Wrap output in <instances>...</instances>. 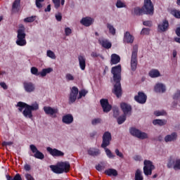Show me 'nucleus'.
<instances>
[{"label":"nucleus","mask_w":180,"mask_h":180,"mask_svg":"<svg viewBox=\"0 0 180 180\" xmlns=\"http://www.w3.org/2000/svg\"><path fill=\"white\" fill-rule=\"evenodd\" d=\"M50 72H53V68H48L46 69H43L40 72L39 75L40 77H46L47 74H50Z\"/></svg>","instance_id":"obj_32"},{"label":"nucleus","mask_w":180,"mask_h":180,"mask_svg":"<svg viewBox=\"0 0 180 180\" xmlns=\"http://www.w3.org/2000/svg\"><path fill=\"white\" fill-rule=\"evenodd\" d=\"M79 65L82 71L85 70V67H86V58L84 56H78Z\"/></svg>","instance_id":"obj_23"},{"label":"nucleus","mask_w":180,"mask_h":180,"mask_svg":"<svg viewBox=\"0 0 180 180\" xmlns=\"http://www.w3.org/2000/svg\"><path fill=\"white\" fill-rule=\"evenodd\" d=\"M40 2H44V0H36L35 4L37 6V8H43V6Z\"/></svg>","instance_id":"obj_52"},{"label":"nucleus","mask_w":180,"mask_h":180,"mask_svg":"<svg viewBox=\"0 0 180 180\" xmlns=\"http://www.w3.org/2000/svg\"><path fill=\"white\" fill-rule=\"evenodd\" d=\"M115 153L117 157H120V158H124V155L119 150V149H115Z\"/></svg>","instance_id":"obj_50"},{"label":"nucleus","mask_w":180,"mask_h":180,"mask_svg":"<svg viewBox=\"0 0 180 180\" xmlns=\"http://www.w3.org/2000/svg\"><path fill=\"white\" fill-rule=\"evenodd\" d=\"M134 13L136 15V16H140L143 15V13L153 16L154 15V5L151 0H144L143 6L141 8L135 7L134 8Z\"/></svg>","instance_id":"obj_2"},{"label":"nucleus","mask_w":180,"mask_h":180,"mask_svg":"<svg viewBox=\"0 0 180 180\" xmlns=\"http://www.w3.org/2000/svg\"><path fill=\"white\" fill-rule=\"evenodd\" d=\"M102 122L101 118H95L91 121V124L93 126H96V124H99Z\"/></svg>","instance_id":"obj_46"},{"label":"nucleus","mask_w":180,"mask_h":180,"mask_svg":"<svg viewBox=\"0 0 180 180\" xmlns=\"http://www.w3.org/2000/svg\"><path fill=\"white\" fill-rule=\"evenodd\" d=\"M105 174L108 175V176H117V171L115 169H108L105 171Z\"/></svg>","instance_id":"obj_31"},{"label":"nucleus","mask_w":180,"mask_h":180,"mask_svg":"<svg viewBox=\"0 0 180 180\" xmlns=\"http://www.w3.org/2000/svg\"><path fill=\"white\" fill-rule=\"evenodd\" d=\"M89 155H91L92 157H96L101 154V151L99 149H96L94 148H91L88 150Z\"/></svg>","instance_id":"obj_28"},{"label":"nucleus","mask_w":180,"mask_h":180,"mask_svg":"<svg viewBox=\"0 0 180 180\" xmlns=\"http://www.w3.org/2000/svg\"><path fill=\"white\" fill-rule=\"evenodd\" d=\"M71 33H72V30H71V28H70L68 27L65 28V36H70V34H71Z\"/></svg>","instance_id":"obj_51"},{"label":"nucleus","mask_w":180,"mask_h":180,"mask_svg":"<svg viewBox=\"0 0 180 180\" xmlns=\"http://www.w3.org/2000/svg\"><path fill=\"white\" fill-rule=\"evenodd\" d=\"M20 28L17 31V40L15 41L18 46H26V33H25V26L23 25H20Z\"/></svg>","instance_id":"obj_4"},{"label":"nucleus","mask_w":180,"mask_h":180,"mask_svg":"<svg viewBox=\"0 0 180 180\" xmlns=\"http://www.w3.org/2000/svg\"><path fill=\"white\" fill-rule=\"evenodd\" d=\"M149 76L151 78H158V77H161V73L157 69H153L149 72Z\"/></svg>","instance_id":"obj_29"},{"label":"nucleus","mask_w":180,"mask_h":180,"mask_svg":"<svg viewBox=\"0 0 180 180\" xmlns=\"http://www.w3.org/2000/svg\"><path fill=\"white\" fill-rule=\"evenodd\" d=\"M86 94H88V91L85 89H82L79 92V96L78 97V99H81V98H82V96H85Z\"/></svg>","instance_id":"obj_45"},{"label":"nucleus","mask_w":180,"mask_h":180,"mask_svg":"<svg viewBox=\"0 0 180 180\" xmlns=\"http://www.w3.org/2000/svg\"><path fill=\"white\" fill-rule=\"evenodd\" d=\"M129 131L131 136H134V137H137V139H140L141 140L148 139V134H147V133L142 132L139 129H137L134 127L131 128L129 129Z\"/></svg>","instance_id":"obj_6"},{"label":"nucleus","mask_w":180,"mask_h":180,"mask_svg":"<svg viewBox=\"0 0 180 180\" xmlns=\"http://www.w3.org/2000/svg\"><path fill=\"white\" fill-rule=\"evenodd\" d=\"M133 41H134V37H133V35H131L129 32H126L124 34V43L131 44Z\"/></svg>","instance_id":"obj_20"},{"label":"nucleus","mask_w":180,"mask_h":180,"mask_svg":"<svg viewBox=\"0 0 180 180\" xmlns=\"http://www.w3.org/2000/svg\"><path fill=\"white\" fill-rule=\"evenodd\" d=\"M168 27H169V23L167 20H163L158 25L159 32H167V30H168Z\"/></svg>","instance_id":"obj_21"},{"label":"nucleus","mask_w":180,"mask_h":180,"mask_svg":"<svg viewBox=\"0 0 180 180\" xmlns=\"http://www.w3.org/2000/svg\"><path fill=\"white\" fill-rule=\"evenodd\" d=\"M46 56H47V57H49V58H52V60H56V53H54V52H53L51 50L47 51Z\"/></svg>","instance_id":"obj_39"},{"label":"nucleus","mask_w":180,"mask_h":180,"mask_svg":"<svg viewBox=\"0 0 180 180\" xmlns=\"http://www.w3.org/2000/svg\"><path fill=\"white\" fill-rule=\"evenodd\" d=\"M78 96V88L73 86L71 89L70 97H69V103H74L77 101V96Z\"/></svg>","instance_id":"obj_14"},{"label":"nucleus","mask_w":180,"mask_h":180,"mask_svg":"<svg viewBox=\"0 0 180 180\" xmlns=\"http://www.w3.org/2000/svg\"><path fill=\"white\" fill-rule=\"evenodd\" d=\"M167 168H173L175 171L180 169V159H170L167 163Z\"/></svg>","instance_id":"obj_9"},{"label":"nucleus","mask_w":180,"mask_h":180,"mask_svg":"<svg viewBox=\"0 0 180 180\" xmlns=\"http://www.w3.org/2000/svg\"><path fill=\"white\" fill-rule=\"evenodd\" d=\"M139 52V46L134 45L132 49L131 56V64H137V53Z\"/></svg>","instance_id":"obj_17"},{"label":"nucleus","mask_w":180,"mask_h":180,"mask_svg":"<svg viewBox=\"0 0 180 180\" xmlns=\"http://www.w3.org/2000/svg\"><path fill=\"white\" fill-rule=\"evenodd\" d=\"M46 150L53 157H64V152H62L61 150H59L57 148H53V149L50 147H47Z\"/></svg>","instance_id":"obj_12"},{"label":"nucleus","mask_w":180,"mask_h":180,"mask_svg":"<svg viewBox=\"0 0 180 180\" xmlns=\"http://www.w3.org/2000/svg\"><path fill=\"white\" fill-rule=\"evenodd\" d=\"M100 103L103 108V112L105 113H108L112 110V105L109 104V101H108V99L102 98L100 101Z\"/></svg>","instance_id":"obj_13"},{"label":"nucleus","mask_w":180,"mask_h":180,"mask_svg":"<svg viewBox=\"0 0 180 180\" xmlns=\"http://www.w3.org/2000/svg\"><path fill=\"white\" fill-rule=\"evenodd\" d=\"M105 149L106 155L108 157V158H115V155H113V153H112V151H110L109 150V148H103Z\"/></svg>","instance_id":"obj_38"},{"label":"nucleus","mask_w":180,"mask_h":180,"mask_svg":"<svg viewBox=\"0 0 180 180\" xmlns=\"http://www.w3.org/2000/svg\"><path fill=\"white\" fill-rule=\"evenodd\" d=\"M117 8H126V4H124L122 0H117L116 3Z\"/></svg>","instance_id":"obj_44"},{"label":"nucleus","mask_w":180,"mask_h":180,"mask_svg":"<svg viewBox=\"0 0 180 180\" xmlns=\"http://www.w3.org/2000/svg\"><path fill=\"white\" fill-rule=\"evenodd\" d=\"M96 169H97V171H103V169H105V166L102 165H98L97 166H96Z\"/></svg>","instance_id":"obj_57"},{"label":"nucleus","mask_w":180,"mask_h":180,"mask_svg":"<svg viewBox=\"0 0 180 180\" xmlns=\"http://www.w3.org/2000/svg\"><path fill=\"white\" fill-rule=\"evenodd\" d=\"M112 110H113V117H119V115H120L119 112V108H114Z\"/></svg>","instance_id":"obj_47"},{"label":"nucleus","mask_w":180,"mask_h":180,"mask_svg":"<svg viewBox=\"0 0 180 180\" xmlns=\"http://www.w3.org/2000/svg\"><path fill=\"white\" fill-rule=\"evenodd\" d=\"M20 8V0H15L12 4L11 12L13 13H16L19 12Z\"/></svg>","instance_id":"obj_26"},{"label":"nucleus","mask_w":180,"mask_h":180,"mask_svg":"<svg viewBox=\"0 0 180 180\" xmlns=\"http://www.w3.org/2000/svg\"><path fill=\"white\" fill-rule=\"evenodd\" d=\"M121 109L124 112V115H129L131 112V106L126 103H121Z\"/></svg>","instance_id":"obj_25"},{"label":"nucleus","mask_w":180,"mask_h":180,"mask_svg":"<svg viewBox=\"0 0 180 180\" xmlns=\"http://www.w3.org/2000/svg\"><path fill=\"white\" fill-rule=\"evenodd\" d=\"M107 29H108L109 32L112 34V36H115L116 34V29L112 24L108 23L107 24Z\"/></svg>","instance_id":"obj_35"},{"label":"nucleus","mask_w":180,"mask_h":180,"mask_svg":"<svg viewBox=\"0 0 180 180\" xmlns=\"http://www.w3.org/2000/svg\"><path fill=\"white\" fill-rule=\"evenodd\" d=\"M124 122H126V115L124 114V115L120 116L117 118L118 124H123Z\"/></svg>","instance_id":"obj_40"},{"label":"nucleus","mask_w":180,"mask_h":180,"mask_svg":"<svg viewBox=\"0 0 180 180\" xmlns=\"http://www.w3.org/2000/svg\"><path fill=\"white\" fill-rule=\"evenodd\" d=\"M153 124L154 126H165V124H167V120H154L153 121Z\"/></svg>","instance_id":"obj_33"},{"label":"nucleus","mask_w":180,"mask_h":180,"mask_svg":"<svg viewBox=\"0 0 180 180\" xmlns=\"http://www.w3.org/2000/svg\"><path fill=\"white\" fill-rule=\"evenodd\" d=\"M149 33L150 29L148 28H143L141 32V34H149Z\"/></svg>","instance_id":"obj_55"},{"label":"nucleus","mask_w":180,"mask_h":180,"mask_svg":"<svg viewBox=\"0 0 180 180\" xmlns=\"http://www.w3.org/2000/svg\"><path fill=\"white\" fill-rule=\"evenodd\" d=\"M30 148L32 153H33L34 158H37L38 160H44V154H43V153L40 152L37 149L36 146H34L33 144L30 145Z\"/></svg>","instance_id":"obj_10"},{"label":"nucleus","mask_w":180,"mask_h":180,"mask_svg":"<svg viewBox=\"0 0 180 180\" xmlns=\"http://www.w3.org/2000/svg\"><path fill=\"white\" fill-rule=\"evenodd\" d=\"M31 72L33 75H39V70L37 68L32 67L31 68Z\"/></svg>","instance_id":"obj_49"},{"label":"nucleus","mask_w":180,"mask_h":180,"mask_svg":"<svg viewBox=\"0 0 180 180\" xmlns=\"http://www.w3.org/2000/svg\"><path fill=\"white\" fill-rule=\"evenodd\" d=\"M154 115L155 116H165L167 112H165V110H156L154 112Z\"/></svg>","instance_id":"obj_42"},{"label":"nucleus","mask_w":180,"mask_h":180,"mask_svg":"<svg viewBox=\"0 0 180 180\" xmlns=\"http://www.w3.org/2000/svg\"><path fill=\"white\" fill-rule=\"evenodd\" d=\"M62 122L65 123V124H71V123L74 122V117H72L71 114L64 115L62 118Z\"/></svg>","instance_id":"obj_24"},{"label":"nucleus","mask_w":180,"mask_h":180,"mask_svg":"<svg viewBox=\"0 0 180 180\" xmlns=\"http://www.w3.org/2000/svg\"><path fill=\"white\" fill-rule=\"evenodd\" d=\"M131 68L132 71H136L137 68V63H131Z\"/></svg>","instance_id":"obj_61"},{"label":"nucleus","mask_w":180,"mask_h":180,"mask_svg":"<svg viewBox=\"0 0 180 180\" xmlns=\"http://www.w3.org/2000/svg\"><path fill=\"white\" fill-rule=\"evenodd\" d=\"M178 138V135L176 134V133L173 132L169 135H167L165 137V141L166 143H169L171 141H175V140H176V139Z\"/></svg>","instance_id":"obj_27"},{"label":"nucleus","mask_w":180,"mask_h":180,"mask_svg":"<svg viewBox=\"0 0 180 180\" xmlns=\"http://www.w3.org/2000/svg\"><path fill=\"white\" fill-rule=\"evenodd\" d=\"M173 98L176 100L180 99V90L176 91V92L173 96Z\"/></svg>","instance_id":"obj_53"},{"label":"nucleus","mask_w":180,"mask_h":180,"mask_svg":"<svg viewBox=\"0 0 180 180\" xmlns=\"http://www.w3.org/2000/svg\"><path fill=\"white\" fill-rule=\"evenodd\" d=\"M143 25H144V26H151V21H144L143 22Z\"/></svg>","instance_id":"obj_64"},{"label":"nucleus","mask_w":180,"mask_h":180,"mask_svg":"<svg viewBox=\"0 0 180 180\" xmlns=\"http://www.w3.org/2000/svg\"><path fill=\"white\" fill-rule=\"evenodd\" d=\"M38 109L39 104H37V103H34L31 105L27 104V106L25 108L24 110L22 111V115L23 116H25V117L32 119V117H33V114L32 113V111L37 110Z\"/></svg>","instance_id":"obj_5"},{"label":"nucleus","mask_w":180,"mask_h":180,"mask_svg":"<svg viewBox=\"0 0 180 180\" xmlns=\"http://www.w3.org/2000/svg\"><path fill=\"white\" fill-rule=\"evenodd\" d=\"M34 20H36V16L27 17L24 19L25 23H32V22H34Z\"/></svg>","instance_id":"obj_41"},{"label":"nucleus","mask_w":180,"mask_h":180,"mask_svg":"<svg viewBox=\"0 0 180 180\" xmlns=\"http://www.w3.org/2000/svg\"><path fill=\"white\" fill-rule=\"evenodd\" d=\"M66 79L67 81H74V76L70 73H68L66 75Z\"/></svg>","instance_id":"obj_54"},{"label":"nucleus","mask_w":180,"mask_h":180,"mask_svg":"<svg viewBox=\"0 0 180 180\" xmlns=\"http://www.w3.org/2000/svg\"><path fill=\"white\" fill-rule=\"evenodd\" d=\"M53 2L55 5V8L56 9H58V8H60V0H53Z\"/></svg>","instance_id":"obj_56"},{"label":"nucleus","mask_w":180,"mask_h":180,"mask_svg":"<svg viewBox=\"0 0 180 180\" xmlns=\"http://www.w3.org/2000/svg\"><path fill=\"white\" fill-rule=\"evenodd\" d=\"M155 91H156L158 94H164L165 91H167V89L165 87V85L162 83H158L155 86Z\"/></svg>","instance_id":"obj_22"},{"label":"nucleus","mask_w":180,"mask_h":180,"mask_svg":"<svg viewBox=\"0 0 180 180\" xmlns=\"http://www.w3.org/2000/svg\"><path fill=\"white\" fill-rule=\"evenodd\" d=\"M23 86L25 92L32 93L36 90V86L30 82H24Z\"/></svg>","instance_id":"obj_15"},{"label":"nucleus","mask_w":180,"mask_h":180,"mask_svg":"<svg viewBox=\"0 0 180 180\" xmlns=\"http://www.w3.org/2000/svg\"><path fill=\"white\" fill-rule=\"evenodd\" d=\"M44 112H45L46 115L51 116V117H56L57 113H58V109L53 108L50 106H44Z\"/></svg>","instance_id":"obj_11"},{"label":"nucleus","mask_w":180,"mask_h":180,"mask_svg":"<svg viewBox=\"0 0 180 180\" xmlns=\"http://www.w3.org/2000/svg\"><path fill=\"white\" fill-rule=\"evenodd\" d=\"M143 165L144 174L147 176H148V175H151V174H153V169H155V167L153 165V162L146 160L143 162Z\"/></svg>","instance_id":"obj_7"},{"label":"nucleus","mask_w":180,"mask_h":180,"mask_svg":"<svg viewBox=\"0 0 180 180\" xmlns=\"http://www.w3.org/2000/svg\"><path fill=\"white\" fill-rule=\"evenodd\" d=\"M110 141H112V134L109 131H105L103 135L102 148H106V147L110 146Z\"/></svg>","instance_id":"obj_8"},{"label":"nucleus","mask_w":180,"mask_h":180,"mask_svg":"<svg viewBox=\"0 0 180 180\" xmlns=\"http://www.w3.org/2000/svg\"><path fill=\"white\" fill-rule=\"evenodd\" d=\"M94 18L90 17H85L81 20L80 23L83 25V26H86V27H89V26H91V25L94 24Z\"/></svg>","instance_id":"obj_19"},{"label":"nucleus","mask_w":180,"mask_h":180,"mask_svg":"<svg viewBox=\"0 0 180 180\" xmlns=\"http://www.w3.org/2000/svg\"><path fill=\"white\" fill-rule=\"evenodd\" d=\"M98 43L104 49H110L112 47V43H110L109 41V40H108V39H105L103 37L99 38Z\"/></svg>","instance_id":"obj_18"},{"label":"nucleus","mask_w":180,"mask_h":180,"mask_svg":"<svg viewBox=\"0 0 180 180\" xmlns=\"http://www.w3.org/2000/svg\"><path fill=\"white\" fill-rule=\"evenodd\" d=\"M144 177H143V173L141 170L137 169L135 172V180H143Z\"/></svg>","instance_id":"obj_34"},{"label":"nucleus","mask_w":180,"mask_h":180,"mask_svg":"<svg viewBox=\"0 0 180 180\" xmlns=\"http://www.w3.org/2000/svg\"><path fill=\"white\" fill-rule=\"evenodd\" d=\"M120 63V56L116 53H113L111 56V64H118Z\"/></svg>","instance_id":"obj_30"},{"label":"nucleus","mask_w":180,"mask_h":180,"mask_svg":"<svg viewBox=\"0 0 180 180\" xmlns=\"http://www.w3.org/2000/svg\"><path fill=\"white\" fill-rule=\"evenodd\" d=\"M133 159L134 161H141L142 158L141 155H135L134 156Z\"/></svg>","instance_id":"obj_62"},{"label":"nucleus","mask_w":180,"mask_h":180,"mask_svg":"<svg viewBox=\"0 0 180 180\" xmlns=\"http://www.w3.org/2000/svg\"><path fill=\"white\" fill-rule=\"evenodd\" d=\"M134 99L138 103H141L143 105L147 102V95L143 92H139L138 96H134Z\"/></svg>","instance_id":"obj_16"},{"label":"nucleus","mask_w":180,"mask_h":180,"mask_svg":"<svg viewBox=\"0 0 180 180\" xmlns=\"http://www.w3.org/2000/svg\"><path fill=\"white\" fill-rule=\"evenodd\" d=\"M6 177L7 180H22V176L19 174H15L14 177L9 175H6Z\"/></svg>","instance_id":"obj_37"},{"label":"nucleus","mask_w":180,"mask_h":180,"mask_svg":"<svg viewBox=\"0 0 180 180\" xmlns=\"http://www.w3.org/2000/svg\"><path fill=\"white\" fill-rule=\"evenodd\" d=\"M56 20H58V22H61V19H63V16L61 15V13L56 14Z\"/></svg>","instance_id":"obj_59"},{"label":"nucleus","mask_w":180,"mask_h":180,"mask_svg":"<svg viewBox=\"0 0 180 180\" xmlns=\"http://www.w3.org/2000/svg\"><path fill=\"white\" fill-rule=\"evenodd\" d=\"M0 86L4 89H8V86H6V84L5 82H1Z\"/></svg>","instance_id":"obj_63"},{"label":"nucleus","mask_w":180,"mask_h":180,"mask_svg":"<svg viewBox=\"0 0 180 180\" xmlns=\"http://www.w3.org/2000/svg\"><path fill=\"white\" fill-rule=\"evenodd\" d=\"M50 168L55 174H63L70 171V165L68 162H59L56 165H51Z\"/></svg>","instance_id":"obj_3"},{"label":"nucleus","mask_w":180,"mask_h":180,"mask_svg":"<svg viewBox=\"0 0 180 180\" xmlns=\"http://www.w3.org/2000/svg\"><path fill=\"white\" fill-rule=\"evenodd\" d=\"M172 15L176 18V19H180V11L179 10H172Z\"/></svg>","instance_id":"obj_43"},{"label":"nucleus","mask_w":180,"mask_h":180,"mask_svg":"<svg viewBox=\"0 0 180 180\" xmlns=\"http://www.w3.org/2000/svg\"><path fill=\"white\" fill-rule=\"evenodd\" d=\"M111 72L113 75V80L115 82L112 92L117 98H120L122 94V84H120L122 79V66L118 65L113 67L111 70Z\"/></svg>","instance_id":"obj_1"},{"label":"nucleus","mask_w":180,"mask_h":180,"mask_svg":"<svg viewBox=\"0 0 180 180\" xmlns=\"http://www.w3.org/2000/svg\"><path fill=\"white\" fill-rule=\"evenodd\" d=\"M25 176L27 180H34V178H33V176L30 174H25Z\"/></svg>","instance_id":"obj_58"},{"label":"nucleus","mask_w":180,"mask_h":180,"mask_svg":"<svg viewBox=\"0 0 180 180\" xmlns=\"http://www.w3.org/2000/svg\"><path fill=\"white\" fill-rule=\"evenodd\" d=\"M24 169L25 171H30V169H32V167L30 166V165H28V164H25L24 165Z\"/></svg>","instance_id":"obj_60"},{"label":"nucleus","mask_w":180,"mask_h":180,"mask_svg":"<svg viewBox=\"0 0 180 180\" xmlns=\"http://www.w3.org/2000/svg\"><path fill=\"white\" fill-rule=\"evenodd\" d=\"M17 106L18 107L19 112H23V110L25 109V108L27 106V104L20 101L18 103Z\"/></svg>","instance_id":"obj_36"},{"label":"nucleus","mask_w":180,"mask_h":180,"mask_svg":"<svg viewBox=\"0 0 180 180\" xmlns=\"http://www.w3.org/2000/svg\"><path fill=\"white\" fill-rule=\"evenodd\" d=\"M91 56L93 57V58H96L98 57H100L101 58H102L103 60V56L96 52H92L91 53Z\"/></svg>","instance_id":"obj_48"}]
</instances>
